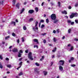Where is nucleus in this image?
I'll use <instances>...</instances> for the list:
<instances>
[{
	"mask_svg": "<svg viewBox=\"0 0 78 78\" xmlns=\"http://www.w3.org/2000/svg\"><path fill=\"white\" fill-rule=\"evenodd\" d=\"M28 58L30 59V60H31L33 61V56H32V53L31 52H30L28 54Z\"/></svg>",
	"mask_w": 78,
	"mask_h": 78,
	"instance_id": "obj_1",
	"label": "nucleus"
},
{
	"mask_svg": "<svg viewBox=\"0 0 78 78\" xmlns=\"http://www.w3.org/2000/svg\"><path fill=\"white\" fill-rule=\"evenodd\" d=\"M51 18L52 20H56V14H52L51 15Z\"/></svg>",
	"mask_w": 78,
	"mask_h": 78,
	"instance_id": "obj_2",
	"label": "nucleus"
},
{
	"mask_svg": "<svg viewBox=\"0 0 78 78\" xmlns=\"http://www.w3.org/2000/svg\"><path fill=\"white\" fill-rule=\"evenodd\" d=\"M37 24H38V22L37 21L35 23V28L34 27L33 28V29L34 30H38V27H37Z\"/></svg>",
	"mask_w": 78,
	"mask_h": 78,
	"instance_id": "obj_3",
	"label": "nucleus"
},
{
	"mask_svg": "<svg viewBox=\"0 0 78 78\" xmlns=\"http://www.w3.org/2000/svg\"><path fill=\"white\" fill-rule=\"evenodd\" d=\"M59 65H60V66H63L64 64V63L65 62L64 60H60L59 61Z\"/></svg>",
	"mask_w": 78,
	"mask_h": 78,
	"instance_id": "obj_4",
	"label": "nucleus"
},
{
	"mask_svg": "<svg viewBox=\"0 0 78 78\" xmlns=\"http://www.w3.org/2000/svg\"><path fill=\"white\" fill-rule=\"evenodd\" d=\"M34 70L36 73H37V74H39V73H40V71L38 70V69L37 68H35L34 69Z\"/></svg>",
	"mask_w": 78,
	"mask_h": 78,
	"instance_id": "obj_5",
	"label": "nucleus"
},
{
	"mask_svg": "<svg viewBox=\"0 0 78 78\" xmlns=\"http://www.w3.org/2000/svg\"><path fill=\"white\" fill-rule=\"evenodd\" d=\"M34 12V10L33 9H31L28 11V13H29V14H33V13Z\"/></svg>",
	"mask_w": 78,
	"mask_h": 78,
	"instance_id": "obj_6",
	"label": "nucleus"
},
{
	"mask_svg": "<svg viewBox=\"0 0 78 78\" xmlns=\"http://www.w3.org/2000/svg\"><path fill=\"white\" fill-rule=\"evenodd\" d=\"M12 51L13 52H14V53H16L18 51V50H17V49L15 48L12 50Z\"/></svg>",
	"mask_w": 78,
	"mask_h": 78,
	"instance_id": "obj_7",
	"label": "nucleus"
},
{
	"mask_svg": "<svg viewBox=\"0 0 78 78\" xmlns=\"http://www.w3.org/2000/svg\"><path fill=\"white\" fill-rule=\"evenodd\" d=\"M72 13L73 14V16H74V17H77V16H78V13L76 12V13Z\"/></svg>",
	"mask_w": 78,
	"mask_h": 78,
	"instance_id": "obj_8",
	"label": "nucleus"
},
{
	"mask_svg": "<svg viewBox=\"0 0 78 78\" xmlns=\"http://www.w3.org/2000/svg\"><path fill=\"white\" fill-rule=\"evenodd\" d=\"M59 70L61 71V72L63 70V67L60 65L59 66Z\"/></svg>",
	"mask_w": 78,
	"mask_h": 78,
	"instance_id": "obj_9",
	"label": "nucleus"
},
{
	"mask_svg": "<svg viewBox=\"0 0 78 78\" xmlns=\"http://www.w3.org/2000/svg\"><path fill=\"white\" fill-rule=\"evenodd\" d=\"M74 60V58L72 57L69 60V63L71 62L72 61H73Z\"/></svg>",
	"mask_w": 78,
	"mask_h": 78,
	"instance_id": "obj_10",
	"label": "nucleus"
},
{
	"mask_svg": "<svg viewBox=\"0 0 78 78\" xmlns=\"http://www.w3.org/2000/svg\"><path fill=\"white\" fill-rule=\"evenodd\" d=\"M59 22V20L57 19V20H55L53 21L54 23H56L57 22Z\"/></svg>",
	"mask_w": 78,
	"mask_h": 78,
	"instance_id": "obj_11",
	"label": "nucleus"
},
{
	"mask_svg": "<svg viewBox=\"0 0 78 78\" xmlns=\"http://www.w3.org/2000/svg\"><path fill=\"white\" fill-rule=\"evenodd\" d=\"M62 14H67V11L66 10H64V11H62Z\"/></svg>",
	"mask_w": 78,
	"mask_h": 78,
	"instance_id": "obj_12",
	"label": "nucleus"
},
{
	"mask_svg": "<svg viewBox=\"0 0 78 78\" xmlns=\"http://www.w3.org/2000/svg\"><path fill=\"white\" fill-rule=\"evenodd\" d=\"M43 73L44 75V76H46V75H47V72L46 71H43Z\"/></svg>",
	"mask_w": 78,
	"mask_h": 78,
	"instance_id": "obj_13",
	"label": "nucleus"
},
{
	"mask_svg": "<svg viewBox=\"0 0 78 78\" xmlns=\"http://www.w3.org/2000/svg\"><path fill=\"white\" fill-rule=\"evenodd\" d=\"M13 24L14 26H16V22L14 21H12L11 23V25H12Z\"/></svg>",
	"mask_w": 78,
	"mask_h": 78,
	"instance_id": "obj_14",
	"label": "nucleus"
},
{
	"mask_svg": "<svg viewBox=\"0 0 78 78\" xmlns=\"http://www.w3.org/2000/svg\"><path fill=\"white\" fill-rule=\"evenodd\" d=\"M20 5V4L19 3H17L16 5V6L17 8H18V9H19V5Z\"/></svg>",
	"mask_w": 78,
	"mask_h": 78,
	"instance_id": "obj_15",
	"label": "nucleus"
},
{
	"mask_svg": "<svg viewBox=\"0 0 78 78\" xmlns=\"http://www.w3.org/2000/svg\"><path fill=\"white\" fill-rule=\"evenodd\" d=\"M74 17V16H73V15L72 13L71 15L70 16V19H73Z\"/></svg>",
	"mask_w": 78,
	"mask_h": 78,
	"instance_id": "obj_16",
	"label": "nucleus"
},
{
	"mask_svg": "<svg viewBox=\"0 0 78 78\" xmlns=\"http://www.w3.org/2000/svg\"><path fill=\"white\" fill-rule=\"evenodd\" d=\"M12 5L13 6H15V5L16 4V0H13L12 1Z\"/></svg>",
	"mask_w": 78,
	"mask_h": 78,
	"instance_id": "obj_17",
	"label": "nucleus"
},
{
	"mask_svg": "<svg viewBox=\"0 0 78 78\" xmlns=\"http://www.w3.org/2000/svg\"><path fill=\"white\" fill-rule=\"evenodd\" d=\"M34 41L35 42H37V44H39V42H38V40L36 39H34Z\"/></svg>",
	"mask_w": 78,
	"mask_h": 78,
	"instance_id": "obj_18",
	"label": "nucleus"
},
{
	"mask_svg": "<svg viewBox=\"0 0 78 78\" xmlns=\"http://www.w3.org/2000/svg\"><path fill=\"white\" fill-rule=\"evenodd\" d=\"M35 9L36 11V12H38V11H39V8H38L36 7L35 8Z\"/></svg>",
	"mask_w": 78,
	"mask_h": 78,
	"instance_id": "obj_19",
	"label": "nucleus"
},
{
	"mask_svg": "<svg viewBox=\"0 0 78 78\" xmlns=\"http://www.w3.org/2000/svg\"><path fill=\"white\" fill-rule=\"evenodd\" d=\"M22 56V54L20 53H18V57L19 58H20Z\"/></svg>",
	"mask_w": 78,
	"mask_h": 78,
	"instance_id": "obj_20",
	"label": "nucleus"
},
{
	"mask_svg": "<svg viewBox=\"0 0 78 78\" xmlns=\"http://www.w3.org/2000/svg\"><path fill=\"white\" fill-rule=\"evenodd\" d=\"M72 31V30H71V29H69L68 30V33L69 34H70V33H71V31Z\"/></svg>",
	"mask_w": 78,
	"mask_h": 78,
	"instance_id": "obj_21",
	"label": "nucleus"
},
{
	"mask_svg": "<svg viewBox=\"0 0 78 78\" xmlns=\"http://www.w3.org/2000/svg\"><path fill=\"white\" fill-rule=\"evenodd\" d=\"M10 37L9 36H8L7 37H5V40H6V39H9V38Z\"/></svg>",
	"mask_w": 78,
	"mask_h": 78,
	"instance_id": "obj_22",
	"label": "nucleus"
},
{
	"mask_svg": "<svg viewBox=\"0 0 78 78\" xmlns=\"http://www.w3.org/2000/svg\"><path fill=\"white\" fill-rule=\"evenodd\" d=\"M23 75V73L20 72V73L18 74V75H19V76H21V75Z\"/></svg>",
	"mask_w": 78,
	"mask_h": 78,
	"instance_id": "obj_23",
	"label": "nucleus"
},
{
	"mask_svg": "<svg viewBox=\"0 0 78 78\" xmlns=\"http://www.w3.org/2000/svg\"><path fill=\"white\" fill-rule=\"evenodd\" d=\"M25 11V9L24 8H23L21 10V12H20V14H22V13H23V12Z\"/></svg>",
	"mask_w": 78,
	"mask_h": 78,
	"instance_id": "obj_24",
	"label": "nucleus"
},
{
	"mask_svg": "<svg viewBox=\"0 0 78 78\" xmlns=\"http://www.w3.org/2000/svg\"><path fill=\"white\" fill-rule=\"evenodd\" d=\"M58 7H61V2H58Z\"/></svg>",
	"mask_w": 78,
	"mask_h": 78,
	"instance_id": "obj_25",
	"label": "nucleus"
},
{
	"mask_svg": "<svg viewBox=\"0 0 78 78\" xmlns=\"http://www.w3.org/2000/svg\"><path fill=\"white\" fill-rule=\"evenodd\" d=\"M46 23H48V22H49V20H48V18H47L46 20Z\"/></svg>",
	"mask_w": 78,
	"mask_h": 78,
	"instance_id": "obj_26",
	"label": "nucleus"
},
{
	"mask_svg": "<svg viewBox=\"0 0 78 78\" xmlns=\"http://www.w3.org/2000/svg\"><path fill=\"white\" fill-rule=\"evenodd\" d=\"M33 20H33V18H30L29 19V22H31V21H33Z\"/></svg>",
	"mask_w": 78,
	"mask_h": 78,
	"instance_id": "obj_27",
	"label": "nucleus"
},
{
	"mask_svg": "<svg viewBox=\"0 0 78 78\" xmlns=\"http://www.w3.org/2000/svg\"><path fill=\"white\" fill-rule=\"evenodd\" d=\"M56 48L55 47V49L52 50V52H55L56 51Z\"/></svg>",
	"mask_w": 78,
	"mask_h": 78,
	"instance_id": "obj_28",
	"label": "nucleus"
},
{
	"mask_svg": "<svg viewBox=\"0 0 78 78\" xmlns=\"http://www.w3.org/2000/svg\"><path fill=\"white\" fill-rule=\"evenodd\" d=\"M35 65L37 66H40L39 64L37 62L35 63Z\"/></svg>",
	"mask_w": 78,
	"mask_h": 78,
	"instance_id": "obj_29",
	"label": "nucleus"
},
{
	"mask_svg": "<svg viewBox=\"0 0 78 78\" xmlns=\"http://www.w3.org/2000/svg\"><path fill=\"white\" fill-rule=\"evenodd\" d=\"M0 68H1V69H2L3 68V66L2 65L1 63H0Z\"/></svg>",
	"mask_w": 78,
	"mask_h": 78,
	"instance_id": "obj_30",
	"label": "nucleus"
},
{
	"mask_svg": "<svg viewBox=\"0 0 78 78\" xmlns=\"http://www.w3.org/2000/svg\"><path fill=\"white\" fill-rule=\"evenodd\" d=\"M71 22L72 21H71V20H68L67 21V23H71Z\"/></svg>",
	"mask_w": 78,
	"mask_h": 78,
	"instance_id": "obj_31",
	"label": "nucleus"
},
{
	"mask_svg": "<svg viewBox=\"0 0 78 78\" xmlns=\"http://www.w3.org/2000/svg\"><path fill=\"white\" fill-rule=\"evenodd\" d=\"M45 27V25L44 24H42L41 26V28H43L44 27Z\"/></svg>",
	"mask_w": 78,
	"mask_h": 78,
	"instance_id": "obj_32",
	"label": "nucleus"
},
{
	"mask_svg": "<svg viewBox=\"0 0 78 78\" xmlns=\"http://www.w3.org/2000/svg\"><path fill=\"white\" fill-rule=\"evenodd\" d=\"M3 2H4L3 1H2V2H1L0 1V5H3Z\"/></svg>",
	"mask_w": 78,
	"mask_h": 78,
	"instance_id": "obj_33",
	"label": "nucleus"
},
{
	"mask_svg": "<svg viewBox=\"0 0 78 78\" xmlns=\"http://www.w3.org/2000/svg\"><path fill=\"white\" fill-rule=\"evenodd\" d=\"M18 53H23V51H22V50H20L19 52Z\"/></svg>",
	"mask_w": 78,
	"mask_h": 78,
	"instance_id": "obj_34",
	"label": "nucleus"
},
{
	"mask_svg": "<svg viewBox=\"0 0 78 78\" xmlns=\"http://www.w3.org/2000/svg\"><path fill=\"white\" fill-rule=\"evenodd\" d=\"M53 41L54 42H56V38L55 37H54L53 38Z\"/></svg>",
	"mask_w": 78,
	"mask_h": 78,
	"instance_id": "obj_35",
	"label": "nucleus"
},
{
	"mask_svg": "<svg viewBox=\"0 0 78 78\" xmlns=\"http://www.w3.org/2000/svg\"><path fill=\"white\" fill-rule=\"evenodd\" d=\"M12 36L14 37H15L16 36V34H15L14 33H12Z\"/></svg>",
	"mask_w": 78,
	"mask_h": 78,
	"instance_id": "obj_36",
	"label": "nucleus"
},
{
	"mask_svg": "<svg viewBox=\"0 0 78 78\" xmlns=\"http://www.w3.org/2000/svg\"><path fill=\"white\" fill-rule=\"evenodd\" d=\"M23 29L24 30H27V27L25 26H24L23 27Z\"/></svg>",
	"mask_w": 78,
	"mask_h": 78,
	"instance_id": "obj_37",
	"label": "nucleus"
},
{
	"mask_svg": "<svg viewBox=\"0 0 78 78\" xmlns=\"http://www.w3.org/2000/svg\"><path fill=\"white\" fill-rule=\"evenodd\" d=\"M22 63H23V62H20L19 63L20 66H22Z\"/></svg>",
	"mask_w": 78,
	"mask_h": 78,
	"instance_id": "obj_38",
	"label": "nucleus"
},
{
	"mask_svg": "<svg viewBox=\"0 0 78 78\" xmlns=\"http://www.w3.org/2000/svg\"><path fill=\"white\" fill-rule=\"evenodd\" d=\"M43 42L44 44H45V43L47 42V41L45 40V39H44L43 40Z\"/></svg>",
	"mask_w": 78,
	"mask_h": 78,
	"instance_id": "obj_39",
	"label": "nucleus"
},
{
	"mask_svg": "<svg viewBox=\"0 0 78 78\" xmlns=\"http://www.w3.org/2000/svg\"><path fill=\"white\" fill-rule=\"evenodd\" d=\"M40 22H41H41H42V23L44 22V20H40Z\"/></svg>",
	"mask_w": 78,
	"mask_h": 78,
	"instance_id": "obj_40",
	"label": "nucleus"
},
{
	"mask_svg": "<svg viewBox=\"0 0 78 78\" xmlns=\"http://www.w3.org/2000/svg\"><path fill=\"white\" fill-rule=\"evenodd\" d=\"M46 33H44L43 34H41V35L42 36H45V35H46Z\"/></svg>",
	"mask_w": 78,
	"mask_h": 78,
	"instance_id": "obj_41",
	"label": "nucleus"
},
{
	"mask_svg": "<svg viewBox=\"0 0 78 78\" xmlns=\"http://www.w3.org/2000/svg\"><path fill=\"white\" fill-rule=\"evenodd\" d=\"M11 67V65H8L7 66V67H8L9 68H10Z\"/></svg>",
	"mask_w": 78,
	"mask_h": 78,
	"instance_id": "obj_42",
	"label": "nucleus"
},
{
	"mask_svg": "<svg viewBox=\"0 0 78 78\" xmlns=\"http://www.w3.org/2000/svg\"><path fill=\"white\" fill-rule=\"evenodd\" d=\"M56 31H57V33H59V29H58Z\"/></svg>",
	"mask_w": 78,
	"mask_h": 78,
	"instance_id": "obj_43",
	"label": "nucleus"
},
{
	"mask_svg": "<svg viewBox=\"0 0 78 78\" xmlns=\"http://www.w3.org/2000/svg\"><path fill=\"white\" fill-rule=\"evenodd\" d=\"M25 53H28V50H27L25 51Z\"/></svg>",
	"mask_w": 78,
	"mask_h": 78,
	"instance_id": "obj_44",
	"label": "nucleus"
},
{
	"mask_svg": "<svg viewBox=\"0 0 78 78\" xmlns=\"http://www.w3.org/2000/svg\"><path fill=\"white\" fill-rule=\"evenodd\" d=\"M0 59L2 60L3 59V57H2V56L1 55H0Z\"/></svg>",
	"mask_w": 78,
	"mask_h": 78,
	"instance_id": "obj_45",
	"label": "nucleus"
},
{
	"mask_svg": "<svg viewBox=\"0 0 78 78\" xmlns=\"http://www.w3.org/2000/svg\"><path fill=\"white\" fill-rule=\"evenodd\" d=\"M73 24H74V22H71V25H73Z\"/></svg>",
	"mask_w": 78,
	"mask_h": 78,
	"instance_id": "obj_46",
	"label": "nucleus"
},
{
	"mask_svg": "<svg viewBox=\"0 0 78 78\" xmlns=\"http://www.w3.org/2000/svg\"><path fill=\"white\" fill-rule=\"evenodd\" d=\"M73 47L72 46L70 48V50H73Z\"/></svg>",
	"mask_w": 78,
	"mask_h": 78,
	"instance_id": "obj_47",
	"label": "nucleus"
},
{
	"mask_svg": "<svg viewBox=\"0 0 78 78\" xmlns=\"http://www.w3.org/2000/svg\"><path fill=\"white\" fill-rule=\"evenodd\" d=\"M22 41L24 42V41H25V40H24V38H23V37H22Z\"/></svg>",
	"mask_w": 78,
	"mask_h": 78,
	"instance_id": "obj_48",
	"label": "nucleus"
},
{
	"mask_svg": "<svg viewBox=\"0 0 78 78\" xmlns=\"http://www.w3.org/2000/svg\"><path fill=\"white\" fill-rule=\"evenodd\" d=\"M75 22L76 23H78V20H75Z\"/></svg>",
	"mask_w": 78,
	"mask_h": 78,
	"instance_id": "obj_49",
	"label": "nucleus"
},
{
	"mask_svg": "<svg viewBox=\"0 0 78 78\" xmlns=\"http://www.w3.org/2000/svg\"><path fill=\"white\" fill-rule=\"evenodd\" d=\"M78 6V4H76L75 5V7H77Z\"/></svg>",
	"mask_w": 78,
	"mask_h": 78,
	"instance_id": "obj_50",
	"label": "nucleus"
},
{
	"mask_svg": "<svg viewBox=\"0 0 78 78\" xmlns=\"http://www.w3.org/2000/svg\"><path fill=\"white\" fill-rule=\"evenodd\" d=\"M71 66L72 67H75L76 66V65L75 64H73V65H71Z\"/></svg>",
	"mask_w": 78,
	"mask_h": 78,
	"instance_id": "obj_51",
	"label": "nucleus"
},
{
	"mask_svg": "<svg viewBox=\"0 0 78 78\" xmlns=\"http://www.w3.org/2000/svg\"><path fill=\"white\" fill-rule=\"evenodd\" d=\"M68 8L69 9H72V7L71 6H69Z\"/></svg>",
	"mask_w": 78,
	"mask_h": 78,
	"instance_id": "obj_52",
	"label": "nucleus"
},
{
	"mask_svg": "<svg viewBox=\"0 0 78 78\" xmlns=\"http://www.w3.org/2000/svg\"><path fill=\"white\" fill-rule=\"evenodd\" d=\"M20 42V40H19V39H18L17 40V42L19 44Z\"/></svg>",
	"mask_w": 78,
	"mask_h": 78,
	"instance_id": "obj_53",
	"label": "nucleus"
},
{
	"mask_svg": "<svg viewBox=\"0 0 78 78\" xmlns=\"http://www.w3.org/2000/svg\"><path fill=\"white\" fill-rule=\"evenodd\" d=\"M74 41H78V39L75 38L74 39Z\"/></svg>",
	"mask_w": 78,
	"mask_h": 78,
	"instance_id": "obj_54",
	"label": "nucleus"
},
{
	"mask_svg": "<svg viewBox=\"0 0 78 78\" xmlns=\"http://www.w3.org/2000/svg\"><path fill=\"white\" fill-rule=\"evenodd\" d=\"M56 30H54L53 31V33H54V34H55V33H56Z\"/></svg>",
	"mask_w": 78,
	"mask_h": 78,
	"instance_id": "obj_55",
	"label": "nucleus"
},
{
	"mask_svg": "<svg viewBox=\"0 0 78 78\" xmlns=\"http://www.w3.org/2000/svg\"><path fill=\"white\" fill-rule=\"evenodd\" d=\"M6 61H9V58H6Z\"/></svg>",
	"mask_w": 78,
	"mask_h": 78,
	"instance_id": "obj_56",
	"label": "nucleus"
},
{
	"mask_svg": "<svg viewBox=\"0 0 78 78\" xmlns=\"http://www.w3.org/2000/svg\"><path fill=\"white\" fill-rule=\"evenodd\" d=\"M60 57L61 55H57V57H58V58H60Z\"/></svg>",
	"mask_w": 78,
	"mask_h": 78,
	"instance_id": "obj_57",
	"label": "nucleus"
},
{
	"mask_svg": "<svg viewBox=\"0 0 78 78\" xmlns=\"http://www.w3.org/2000/svg\"><path fill=\"white\" fill-rule=\"evenodd\" d=\"M50 4L51 5H54V4L53 3V2H50Z\"/></svg>",
	"mask_w": 78,
	"mask_h": 78,
	"instance_id": "obj_58",
	"label": "nucleus"
},
{
	"mask_svg": "<svg viewBox=\"0 0 78 78\" xmlns=\"http://www.w3.org/2000/svg\"><path fill=\"white\" fill-rule=\"evenodd\" d=\"M41 23L40 22L39 23V27H41Z\"/></svg>",
	"mask_w": 78,
	"mask_h": 78,
	"instance_id": "obj_59",
	"label": "nucleus"
},
{
	"mask_svg": "<svg viewBox=\"0 0 78 78\" xmlns=\"http://www.w3.org/2000/svg\"><path fill=\"white\" fill-rule=\"evenodd\" d=\"M71 46V44H68V47H70Z\"/></svg>",
	"mask_w": 78,
	"mask_h": 78,
	"instance_id": "obj_60",
	"label": "nucleus"
},
{
	"mask_svg": "<svg viewBox=\"0 0 78 78\" xmlns=\"http://www.w3.org/2000/svg\"><path fill=\"white\" fill-rule=\"evenodd\" d=\"M44 2H43L41 4V6H43L44 5Z\"/></svg>",
	"mask_w": 78,
	"mask_h": 78,
	"instance_id": "obj_61",
	"label": "nucleus"
},
{
	"mask_svg": "<svg viewBox=\"0 0 78 78\" xmlns=\"http://www.w3.org/2000/svg\"><path fill=\"white\" fill-rule=\"evenodd\" d=\"M22 58H20L19 59V61H22Z\"/></svg>",
	"mask_w": 78,
	"mask_h": 78,
	"instance_id": "obj_62",
	"label": "nucleus"
},
{
	"mask_svg": "<svg viewBox=\"0 0 78 78\" xmlns=\"http://www.w3.org/2000/svg\"><path fill=\"white\" fill-rule=\"evenodd\" d=\"M12 46H11L9 47V48L10 49H11V48H12Z\"/></svg>",
	"mask_w": 78,
	"mask_h": 78,
	"instance_id": "obj_63",
	"label": "nucleus"
},
{
	"mask_svg": "<svg viewBox=\"0 0 78 78\" xmlns=\"http://www.w3.org/2000/svg\"><path fill=\"white\" fill-rule=\"evenodd\" d=\"M65 16L66 17V18L67 19H68V18H69V17H68V16Z\"/></svg>",
	"mask_w": 78,
	"mask_h": 78,
	"instance_id": "obj_64",
	"label": "nucleus"
}]
</instances>
